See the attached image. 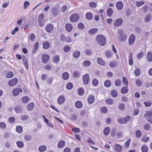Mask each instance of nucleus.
<instances>
[{"label": "nucleus", "mask_w": 152, "mask_h": 152, "mask_svg": "<svg viewBox=\"0 0 152 152\" xmlns=\"http://www.w3.org/2000/svg\"><path fill=\"white\" fill-rule=\"evenodd\" d=\"M151 18V15L149 14H147L144 18L145 21L148 23L150 21Z\"/></svg>", "instance_id": "nucleus-35"}, {"label": "nucleus", "mask_w": 152, "mask_h": 152, "mask_svg": "<svg viewBox=\"0 0 152 152\" xmlns=\"http://www.w3.org/2000/svg\"><path fill=\"white\" fill-rule=\"evenodd\" d=\"M22 90L21 88H16L13 89L12 91L13 95L15 96L18 95L20 92H22Z\"/></svg>", "instance_id": "nucleus-9"}, {"label": "nucleus", "mask_w": 152, "mask_h": 152, "mask_svg": "<svg viewBox=\"0 0 152 152\" xmlns=\"http://www.w3.org/2000/svg\"><path fill=\"white\" fill-rule=\"evenodd\" d=\"M117 65V63L115 61L111 62L109 64L110 67L112 68H114Z\"/></svg>", "instance_id": "nucleus-40"}, {"label": "nucleus", "mask_w": 152, "mask_h": 152, "mask_svg": "<svg viewBox=\"0 0 152 152\" xmlns=\"http://www.w3.org/2000/svg\"><path fill=\"white\" fill-rule=\"evenodd\" d=\"M53 78L52 77H50L48 78L47 80V82L48 84L49 85H51L52 84L53 81Z\"/></svg>", "instance_id": "nucleus-64"}, {"label": "nucleus", "mask_w": 152, "mask_h": 152, "mask_svg": "<svg viewBox=\"0 0 152 152\" xmlns=\"http://www.w3.org/2000/svg\"><path fill=\"white\" fill-rule=\"evenodd\" d=\"M114 149L116 152H121L122 148L121 146L118 144H116L114 145Z\"/></svg>", "instance_id": "nucleus-18"}, {"label": "nucleus", "mask_w": 152, "mask_h": 152, "mask_svg": "<svg viewBox=\"0 0 152 152\" xmlns=\"http://www.w3.org/2000/svg\"><path fill=\"white\" fill-rule=\"evenodd\" d=\"M144 53L143 52H141L137 54V58L138 59H140L142 58L144 56Z\"/></svg>", "instance_id": "nucleus-53"}, {"label": "nucleus", "mask_w": 152, "mask_h": 152, "mask_svg": "<svg viewBox=\"0 0 152 152\" xmlns=\"http://www.w3.org/2000/svg\"><path fill=\"white\" fill-rule=\"evenodd\" d=\"M47 148V147L45 145H42L39 148V150L41 152H43L45 151Z\"/></svg>", "instance_id": "nucleus-48"}, {"label": "nucleus", "mask_w": 152, "mask_h": 152, "mask_svg": "<svg viewBox=\"0 0 152 152\" xmlns=\"http://www.w3.org/2000/svg\"><path fill=\"white\" fill-rule=\"evenodd\" d=\"M141 149L142 152H148V148L146 145H143L141 147Z\"/></svg>", "instance_id": "nucleus-36"}, {"label": "nucleus", "mask_w": 152, "mask_h": 152, "mask_svg": "<svg viewBox=\"0 0 152 152\" xmlns=\"http://www.w3.org/2000/svg\"><path fill=\"white\" fill-rule=\"evenodd\" d=\"M80 52L79 51H76L74 52L73 53V57L75 58H78L80 56Z\"/></svg>", "instance_id": "nucleus-34"}, {"label": "nucleus", "mask_w": 152, "mask_h": 152, "mask_svg": "<svg viewBox=\"0 0 152 152\" xmlns=\"http://www.w3.org/2000/svg\"><path fill=\"white\" fill-rule=\"evenodd\" d=\"M77 27L79 29L83 30L85 28V26L83 23H80L78 24Z\"/></svg>", "instance_id": "nucleus-47"}, {"label": "nucleus", "mask_w": 152, "mask_h": 152, "mask_svg": "<svg viewBox=\"0 0 152 152\" xmlns=\"http://www.w3.org/2000/svg\"><path fill=\"white\" fill-rule=\"evenodd\" d=\"M60 39L61 41L63 42L69 43L72 41L70 37H66L64 34L61 35Z\"/></svg>", "instance_id": "nucleus-4"}, {"label": "nucleus", "mask_w": 152, "mask_h": 152, "mask_svg": "<svg viewBox=\"0 0 152 152\" xmlns=\"http://www.w3.org/2000/svg\"><path fill=\"white\" fill-rule=\"evenodd\" d=\"M110 129L109 127H107L104 128L103 130L104 134L105 135H107L109 134Z\"/></svg>", "instance_id": "nucleus-38"}, {"label": "nucleus", "mask_w": 152, "mask_h": 152, "mask_svg": "<svg viewBox=\"0 0 152 152\" xmlns=\"http://www.w3.org/2000/svg\"><path fill=\"white\" fill-rule=\"evenodd\" d=\"M111 96L114 97H116L118 96V93L117 91L115 90L112 91L111 92Z\"/></svg>", "instance_id": "nucleus-55"}, {"label": "nucleus", "mask_w": 152, "mask_h": 152, "mask_svg": "<svg viewBox=\"0 0 152 152\" xmlns=\"http://www.w3.org/2000/svg\"><path fill=\"white\" fill-rule=\"evenodd\" d=\"M127 38L126 35L125 34L121 36H118V40L121 42L125 41Z\"/></svg>", "instance_id": "nucleus-20"}, {"label": "nucleus", "mask_w": 152, "mask_h": 152, "mask_svg": "<svg viewBox=\"0 0 152 152\" xmlns=\"http://www.w3.org/2000/svg\"><path fill=\"white\" fill-rule=\"evenodd\" d=\"M16 132L19 133H21L23 131L22 127L20 126H16Z\"/></svg>", "instance_id": "nucleus-43"}, {"label": "nucleus", "mask_w": 152, "mask_h": 152, "mask_svg": "<svg viewBox=\"0 0 152 152\" xmlns=\"http://www.w3.org/2000/svg\"><path fill=\"white\" fill-rule=\"evenodd\" d=\"M18 80L16 78H14L9 81L8 85L10 86H13L15 85L18 82Z\"/></svg>", "instance_id": "nucleus-11"}, {"label": "nucleus", "mask_w": 152, "mask_h": 152, "mask_svg": "<svg viewBox=\"0 0 152 152\" xmlns=\"http://www.w3.org/2000/svg\"><path fill=\"white\" fill-rule=\"evenodd\" d=\"M79 15L77 13L72 14L69 18L70 21L72 22L75 23L77 21L80 19Z\"/></svg>", "instance_id": "nucleus-3"}, {"label": "nucleus", "mask_w": 152, "mask_h": 152, "mask_svg": "<svg viewBox=\"0 0 152 152\" xmlns=\"http://www.w3.org/2000/svg\"><path fill=\"white\" fill-rule=\"evenodd\" d=\"M24 139L25 140L29 141L32 139V137L30 135L25 134L24 136Z\"/></svg>", "instance_id": "nucleus-39"}, {"label": "nucleus", "mask_w": 152, "mask_h": 152, "mask_svg": "<svg viewBox=\"0 0 152 152\" xmlns=\"http://www.w3.org/2000/svg\"><path fill=\"white\" fill-rule=\"evenodd\" d=\"M98 28H93L90 29L88 31V32L91 35H92L95 34L98 31Z\"/></svg>", "instance_id": "nucleus-17"}, {"label": "nucleus", "mask_w": 152, "mask_h": 152, "mask_svg": "<svg viewBox=\"0 0 152 152\" xmlns=\"http://www.w3.org/2000/svg\"><path fill=\"white\" fill-rule=\"evenodd\" d=\"M70 50V47L68 45H66L64 47L63 50L65 53H68Z\"/></svg>", "instance_id": "nucleus-57"}, {"label": "nucleus", "mask_w": 152, "mask_h": 152, "mask_svg": "<svg viewBox=\"0 0 152 152\" xmlns=\"http://www.w3.org/2000/svg\"><path fill=\"white\" fill-rule=\"evenodd\" d=\"M14 76L13 72L12 71L9 72L7 74L6 77V78H10Z\"/></svg>", "instance_id": "nucleus-56"}, {"label": "nucleus", "mask_w": 152, "mask_h": 152, "mask_svg": "<svg viewBox=\"0 0 152 152\" xmlns=\"http://www.w3.org/2000/svg\"><path fill=\"white\" fill-rule=\"evenodd\" d=\"M95 101V97L93 95H90L87 99L88 103L90 104L93 103Z\"/></svg>", "instance_id": "nucleus-14"}, {"label": "nucleus", "mask_w": 152, "mask_h": 152, "mask_svg": "<svg viewBox=\"0 0 152 152\" xmlns=\"http://www.w3.org/2000/svg\"><path fill=\"white\" fill-rule=\"evenodd\" d=\"M34 103L33 102H31L28 104L27 109L28 111H31L34 109Z\"/></svg>", "instance_id": "nucleus-16"}, {"label": "nucleus", "mask_w": 152, "mask_h": 152, "mask_svg": "<svg viewBox=\"0 0 152 152\" xmlns=\"http://www.w3.org/2000/svg\"><path fill=\"white\" fill-rule=\"evenodd\" d=\"M75 106L77 108L80 109L82 107L83 104L81 102L77 101L75 103Z\"/></svg>", "instance_id": "nucleus-30"}, {"label": "nucleus", "mask_w": 152, "mask_h": 152, "mask_svg": "<svg viewBox=\"0 0 152 152\" xmlns=\"http://www.w3.org/2000/svg\"><path fill=\"white\" fill-rule=\"evenodd\" d=\"M121 81L119 79L116 80L114 82L115 85L117 87L121 85Z\"/></svg>", "instance_id": "nucleus-61"}, {"label": "nucleus", "mask_w": 152, "mask_h": 152, "mask_svg": "<svg viewBox=\"0 0 152 152\" xmlns=\"http://www.w3.org/2000/svg\"><path fill=\"white\" fill-rule=\"evenodd\" d=\"M35 37L34 33H31L29 36V38L31 42H33L34 41Z\"/></svg>", "instance_id": "nucleus-62"}, {"label": "nucleus", "mask_w": 152, "mask_h": 152, "mask_svg": "<svg viewBox=\"0 0 152 152\" xmlns=\"http://www.w3.org/2000/svg\"><path fill=\"white\" fill-rule=\"evenodd\" d=\"M49 59V56L48 54H43L42 55V60L43 63H46L48 61Z\"/></svg>", "instance_id": "nucleus-13"}, {"label": "nucleus", "mask_w": 152, "mask_h": 152, "mask_svg": "<svg viewBox=\"0 0 152 152\" xmlns=\"http://www.w3.org/2000/svg\"><path fill=\"white\" fill-rule=\"evenodd\" d=\"M83 83L85 85H88L89 81V75L87 74H86L83 77Z\"/></svg>", "instance_id": "nucleus-6"}, {"label": "nucleus", "mask_w": 152, "mask_h": 152, "mask_svg": "<svg viewBox=\"0 0 152 152\" xmlns=\"http://www.w3.org/2000/svg\"><path fill=\"white\" fill-rule=\"evenodd\" d=\"M16 144L19 148H21L23 147L24 143L22 141H18L16 142Z\"/></svg>", "instance_id": "nucleus-46"}, {"label": "nucleus", "mask_w": 152, "mask_h": 152, "mask_svg": "<svg viewBox=\"0 0 152 152\" xmlns=\"http://www.w3.org/2000/svg\"><path fill=\"white\" fill-rule=\"evenodd\" d=\"M52 14L54 16H58L59 14V10L58 8L56 7H53L51 9Z\"/></svg>", "instance_id": "nucleus-7"}, {"label": "nucleus", "mask_w": 152, "mask_h": 152, "mask_svg": "<svg viewBox=\"0 0 152 152\" xmlns=\"http://www.w3.org/2000/svg\"><path fill=\"white\" fill-rule=\"evenodd\" d=\"M144 116L146 118H152V110L151 111H148L146 112Z\"/></svg>", "instance_id": "nucleus-21"}, {"label": "nucleus", "mask_w": 152, "mask_h": 152, "mask_svg": "<svg viewBox=\"0 0 152 152\" xmlns=\"http://www.w3.org/2000/svg\"><path fill=\"white\" fill-rule=\"evenodd\" d=\"M90 61L88 60H86L84 61L83 63V66L86 67L89 66L91 65Z\"/></svg>", "instance_id": "nucleus-28"}, {"label": "nucleus", "mask_w": 152, "mask_h": 152, "mask_svg": "<svg viewBox=\"0 0 152 152\" xmlns=\"http://www.w3.org/2000/svg\"><path fill=\"white\" fill-rule=\"evenodd\" d=\"M86 17L87 20H90L93 19V15L91 12H89L86 14Z\"/></svg>", "instance_id": "nucleus-27"}, {"label": "nucleus", "mask_w": 152, "mask_h": 152, "mask_svg": "<svg viewBox=\"0 0 152 152\" xmlns=\"http://www.w3.org/2000/svg\"><path fill=\"white\" fill-rule=\"evenodd\" d=\"M131 119L130 116L129 115H127L124 118L121 117L119 118L117 120V121L121 124H125L130 121Z\"/></svg>", "instance_id": "nucleus-2"}, {"label": "nucleus", "mask_w": 152, "mask_h": 152, "mask_svg": "<svg viewBox=\"0 0 152 152\" xmlns=\"http://www.w3.org/2000/svg\"><path fill=\"white\" fill-rule=\"evenodd\" d=\"M14 110L16 113H23V107L20 105H17L14 107Z\"/></svg>", "instance_id": "nucleus-5"}, {"label": "nucleus", "mask_w": 152, "mask_h": 152, "mask_svg": "<svg viewBox=\"0 0 152 152\" xmlns=\"http://www.w3.org/2000/svg\"><path fill=\"white\" fill-rule=\"evenodd\" d=\"M69 77V73L66 72H64L62 75V77L64 80H67Z\"/></svg>", "instance_id": "nucleus-31"}, {"label": "nucleus", "mask_w": 152, "mask_h": 152, "mask_svg": "<svg viewBox=\"0 0 152 152\" xmlns=\"http://www.w3.org/2000/svg\"><path fill=\"white\" fill-rule=\"evenodd\" d=\"M98 43L101 45L104 46L106 44L105 37L103 35L99 34L96 38Z\"/></svg>", "instance_id": "nucleus-1"}, {"label": "nucleus", "mask_w": 152, "mask_h": 152, "mask_svg": "<svg viewBox=\"0 0 152 152\" xmlns=\"http://www.w3.org/2000/svg\"><path fill=\"white\" fill-rule=\"evenodd\" d=\"M73 86V84L71 82L68 83L66 86V88L69 90H71Z\"/></svg>", "instance_id": "nucleus-54"}, {"label": "nucleus", "mask_w": 152, "mask_h": 152, "mask_svg": "<svg viewBox=\"0 0 152 152\" xmlns=\"http://www.w3.org/2000/svg\"><path fill=\"white\" fill-rule=\"evenodd\" d=\"M141 132L140 130H137L135 132V135L137 138H139L141 136Z\"/></svg>", "instance_id": "nucleus-59"}, {"label": "nucleus", "mask_w": 152, "mask_h": 152, "mask_svg": "<svg viewBox=\"0 0 152 152\" xmlns=\"http://www.w3.org/2000/svg\"><path fill=\"white\" fill-rule=\"evenodd\" d=\"M135 84L137 86L140 87L142 85V82L140 80L138 79L136 80Z\"/></svg>", "instance_id": "nucleus-60"}, {"label": "nucleus", "mask_w": 152, "mask_h": 152, "mask_svg": "<svg viewBox=\"0 0 152 152\" xmlns=\"http://www.w3.org/2000/svg\"><path fill=\"white\" fill-rule=\"evenodd\" d=\"M29 118V116L27 115H22L20 117V119L21 120L25 121L27 120Z\"/></svg>", "instance_id": "nucleus-37"}, {"label": "nucleus", "mask_w": 152, "mask_h": 152, "mask_svg": "<svg viewBox=\"0 0 152 152\" xmlns=\"http://www.w3.org/2000/svg\"><path fill=\"white\" fill-rule=\"evenodd\" d=\"M127 88V86L123 87L121 90V93L123 94H125L127 93L128 91Z\"/></svg>", "instance_id": "nucleus-32"}, {"label": "nucleus", "mask_w": 152, "mask_h": 152, "mask_svg": "<svg viewBox=\"0 0 152 152\" xmlns=\"http://www.w3.org/2000/svg\"><path fill=\"white\" fill-rule=\"evenodd\" d=\"M111 82L109 80H106L104 83V86L107 87H109L111 86Z\"/></svg>", "instance_id": "nucleus-52"}, {"label": "nucleus", "mask_w": 152, "mask_h": 152, "mask_svg": "<svg viewBox=\"0 0 152 152\" xmlns=\"http://www.w3.org/2000/svg\"><path fill=\"white\" fill-rule=\"evenodd\" d=\"M66 30L68 32H70L72 29V26L71 24L66 23L65 25Z\"/></svg>", "instance_id": "nucleus-23"}, {"label": "nucleus", "mask_w": 152, "mask_h": 152, "mask_svg": "<svg viewBox=\"0 0 152 152\" xmlns=\"http://www.w3.org/2000/svg\"><path fill=\"white\" fill-rule=\"evenodd\" d=\"M135 39V36L134 34H131L129 38V45H132Z\"/></svg>", "instance_id": "nucleus-12"}, {"label": "nucleus", "mask_w": 152, "mask_h": 152, "mask_svg": "<svg viewBox=\"0 0 152 152\" xmlns=\"http://www.w3.org/2000/svg\"><path fill=\"white\" fill-rule=\"evenodd\" d=\"M106 103L111 105L113 104L114 102L113 99L111 98H108L106 99L105 100Z\"/></svg>", "instance_id": "nucleus-45"}, {"label": "nucleus", "mask_w": 152, "mask_h": 152, "mask_svg": "<svg viewBox=\"0 0 152 152\" xmlns=\"http://www.w3.org/2000/svg\"><path fill=\"white\" fill-rule=\"evenodd\" d=\"M60 60V57L58 55H56L54 56L53 58V62L56 63H58Z\"/></svg>", "instance_id": "nucleus-29"}, {"label": "nucleus", "mask_w": 152, "mask_h": 152, "mask_svg": "<svg viewBox=\"0 0 152 152\" xmlns=\"http://www.w3.org/2000/svg\"><path fill=\"white\" fill-rule=\"evenodd\" d=\"M147 58L148 61H152V53L151 52H149L147 53Z\"/></svg>", "instance_id": "nucleus-33"}, {"label": "nucleus", "mask_w": 152, "mask_h": 152, "mask_svg": "<svg viewBox=\"0 0 152 152\" xmlns=\"http://www.w3.org/2000/svg\"><path fill=\"white\" fill-rule=\"evenodd\" d=\"M97 63L99 64L102 66H104L105 65V62L102 58H97Z\"/></svg>", "instance_id": "nucleus-26"}, {"label": "nucleus", "mask_w": 152, "mask_h": 152, "mask_svg": "<svg viewBox=\"0 0 152 152\" xmlns=\"http://www.w3.org/2000/svg\"><path fill=\"white\" fill-rule=\"evenodd\" d=\"M21 100L23 103H26L29 101V98L28 96H24L21 98Z\"/></svg>", "instance_id": "nucleus-24"}, {"label": "nucleus", "mask_w": 152, "mask_h": 152, "mask_svg": "<svg viewBox=\"0 0 152 152\" xmlns=\"http://www.w3.org/2000/svg\"><path fill=\"white\" fill-rule=\"evenodd\" d=\"M85 54L87 55L91 56L93 53L91 50L90 49H87L86 51Z\"/></svg>", "instance_id": "nucleus-49"}, {"label": "nucleus", "mask_w": 152, "mask_h": 152, "mask_svg": "<svg viewBox=\"0 0 152 152\" xmlns=\"http://www.w3.org/2000/svg\"><path fill=\"white\" fill-rule=\"evenodd\" d=\"M116 7L119 10H121L123 7V4L121 1H118L116 4Z\"/></svg>", "instance_id": "nucleus-19"}, {"label": "nucleus", "mask_w": 152, "mask_h": 152, "mask_svg": "<svg viewBox=\"0 0 152 152\" xmlns=\"http://www.w3.org/2000/svg\"><path fill=\"white\" fill-rule=\"evenodd\" d=\"M105 55L108 58H111L112 57L111 51L110 50H107L105 52Z\"/></svg>", "instance_id": "nucleus-63"}, {"label": "nucleus", "mask_w": 152, "mask_h": 152, "mask_svg": "<svg viewBox=\"0 0 152 152\" xmlns=\"http://www.w3.org/2000/svg\"><path fill=\"white\" fill-rule=\"evenodd\" d=\"M134 72L136 76H139L140 75L141 72L140 69L139 68H136Z\"/></svg>", "instance_id": "nucleus-50"}, {"label": "nucleus", "mask_w": 152, "mask_h": 152, "mask_svg": "<svg viewBox=\"0 0 152 152\" xmlns=\"http://www.w3.org/2000/svg\"><path fill=\"white\" fill-rule=\"evenodd\" d=\"M22 61L26 69L27 70H28V65L26 59L25 58H22Z\"/></svg>", "instance_id": "nucleus-41"}, {"label": "nucleus", "mask_w": 152, "mask_h": 152, "mask_svg": "<svg viewBox=\"0 0 152 152\" xmlns=\"http://www.w3.org/2000/svg\"><path fill=\"white\" fill-rule=\"evenodd\" d=\"M65 101L64 96L61 95L58 98V103L59 104H62Z\"/></svg>", "instance_id": "nucleus-15"}, {"label": "nucleus", "mask_w": 152, "mask_h": 152, "mask_svg": "<svg viewBox=\"0 0 152 152\" xmlns=\"http://www.w3.org/2000/svg\"><path fill=\"white\" fill-rule=\"evenodd\" d=\"M45 29L47 32L49 33H52L53 29V26L50 23L46 25Z\"/></svg>", "instance_id": "nucleus-8"}, {"label": "nucleus", "mask_w": 152, "mask_h": 152, "mask_svg": "<svg viewBox=\"0 0 152 152\" xmlns=\"http://www.w3.org/2000/svg\"><path fill=\"white\" fill-rule=\"evenodd\" d=\"M50 43L48 42H45L43 44V47L45 49H47L50 47Z\"/></svg>", "instance_id": "nucleus-42"}, {"label": "nucleus", "mask_w": 152, "mask_h": 152, "mask_svg": "<svg viewBox=\"0 0 152 152\" xmlns=\"http://www.w3.org/2000/svg\"><path fill=\"white\" fill-rule=\"evenodd\" d=\"M65 142L64 140L60 141L58 143V147L59 148H62L65 145Z\"/></svg>", "instance_id": "nucleus-22"}, {"label": "nucleus", "mask_w": 152, "mask_h": 152, "mask_svg": "<svg viewBox=\"0 0 152 152\" xmlns=\"http://www.w3.org/2000/svg\"><path fill=\"white\" fill-rule=\"evenodd\" d=\"M123 20L121 18H119L116 19L114 22V25L115 27H118L121 26L122 24Z\"/></svg>", "instance_id": "nucleus-10"}, {"label": "nucleus", "mask_w": 152, "mask_h": 152, "mask_svg": "<svg viewBox=\"0 0 152 152\" xmlns=\"http://www.w3.org/2000/svg\"><path fill=\"white\" fill-rule=\"evenodd\" d=\"M125 105L123 103H120L118 106V109L121 110H123L125 107Z\"/></svg>", "instance_id": "nucleus-51"}, {"label": "nucleus", "mask_w": 152, "mask_h": 152, "mask_svg": "<svg viewBox=\"0 0 152 152\" xmlns=\"http://www.w3.org/2000/svg\"><path fill=\"white\" fill-rule=\"evenodd\" d=\"M84 89L82 88H79L78 90V94L80 96H82L84 94Z\"/></svg>", "instance_id": "nucleus-58"}, {"label": "nucleus", "mask_w": 152, "mask_h": 152, "mask_svg": "<svg viewBox=\"0 0 152 152\" xmlns=\"http://www.w3.org/2000/svg\"><path fill=\"white\" fill-rule=\"evenodd\" d=\"M113 13V10L110 8H108L106 11L107 15L109 17H111Z\"/></svg>", "instance_id": "nucleus-25"}, {"label": "nucleus", "mask_w": 152, "mask_h": 152, "mask_svg": "<svg viewBox=\"0 0 152 152\" xmlns=\"http://www.w3.org/2000/svg\"><path fill=\"white\" fill-rule=\"evenodd\" d=\"M92 84L93 86H97L98 85V81L96 78L94 79L92 81Z\"/></svg>", "instance_id": "nucleus-44"}]
</instances>
